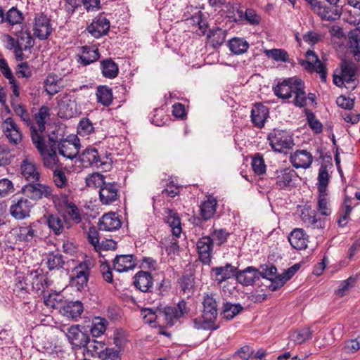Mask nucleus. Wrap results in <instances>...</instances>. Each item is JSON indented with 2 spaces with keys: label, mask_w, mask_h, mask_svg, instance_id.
Here are the masks:
<instances>
[{
  "label": "nucleus",
  "mask_w": 360,
  "mask_h": 360,
  "mask_svg": "<svg viewBox=\"0 0 360 360\" xmlns=\"http://www.w3.org/2000/svg\"><path fill=\"white\" fill-rule=\"evenodd\" d=\"M219 296L215 293H205L202 300V314L200 319H193L194 328L197 330H216L219 325L216 323L217 318V301Z\"/></svg>",
  "instance_id": "1"
},
{
  "label": "nucleus",
  "mask_w": 360,
  "mask_h": 360,
  "mask_svg": "<svg viewBox=\"0 0 360 360\" xmlns=\"http://www.w3.org/2000/svg\"><path fill=\"white\" fill-rule=\"evenodd\" d=\"M274 92L276 96L283 99L289 98L294 95L293 103L296 106L304 107L307 104L304 84L301 79H285L274 87Z\"/></svg>",
  "instance_id": "2"
},
{
  "label": "nucleus",
  "mask_w": 360,
  "mask_h": 360,
  "mask_svg": "<svg viewBox=\"0 0 360 360\" xmlns=\"http://www.w3.org/2000/svg\"><path fill=\"white\" fill-rule=\"evenodd\" d=\"M49 143L46 144L45 139L37 134L32 135V143L37 149L45 167L54 169L58 167V158L56 153L57 139L49 136Z\"/></svg>",
  "instance_id": "3"
},
{
  "label": "nucleus",
  "mask_w": 360,
  "mask_h": 360,
  "mask_svg": "<svg viewBox=\"0 0 360 360\" xmlns=\"http://www.w3.org/2000/svg\"><path fill=\"white\" fill-rule=\"evenodd\" d=\"M268 140L272 149L278 153H286L295 145L292 137L288 131L283 130L274 129L269 134Z\"/></svg>",
  "instance_id": "4"
},
{
  "label": "nucleus",
  "mask_w": 360,
  "mask_h": 360,
  "mask_svg": "<svg viewBox=\"0 0 360 360\" xmlns=\"http://www.w3.org/2000/svg\"><path fill=\"white\" fill-rule=\"evenodd\" d=\"M92 264L90 261L80 262L72 271L71 285L82 291L87 287Z\"/></svg>",
  "instance_id": "5"
},
{
  "label": "nucleus",
  "mask_w": 360,
  "mask_h": 360,
  "mask_svg": "<svg viewBox=\"0 0 360 360\" xmlns=\"http://www.w3.org/2000/svg\"><path fill=\"white\" fill-rule=\"evenodd\" d=\"M297 177L294 169L286 167L276 169L271 179L274 180L277 188L290 190L295 186Z\"/></svg>",
  "instance_id": "6"
},
{
  "label": "nucleus",
  "mask_w": 360,
  "mask_h": 360,
  "mask_svg": "<svg viewBox=\"0 0 360 360\" xmlns=\"http://www.w3.org/2000/svg\"><path fill=\"white\" fill-rule=\"evenodd\" d=\"M22 193L26 198L37 201L43 198H50L53 195V189L46 184L30 182L22 186Z\"/></svg>",
  "instance_id": "7"
},
{
  "label": "nucleus",
  "mask_w": 360,
  "mask_h": 360,
  "mask_svg": "<svg viewBox=\"0 0 360 360\" xmlns=\"http://www.w3.org/2000/svg\"><path fill=\"white\" fill-rule=\"evenodd\" d=\"M63 157L73 160L79 154L80 149L79 140L76 136H69L67 139L56 143V150Z\"/></svg>",
  "instance_id": "8"
},
{
  "label": "nucleus",
  "mask_w": 360,
  "mask_h": 360,
  "mask_svg": "<svg viewBox=\"0 0 360 360\" xmlns=\"http://www.w3.org/2000/svg\"><path fill=\"white\" fill-rule=\"evenodd\" d=\"M307 60H300V65L310 72H316L320 75L322 82L326 81L327 74L324 65L320 61L316 53L308 50L305 54Z\"/></svg>",
  "instance_id": "9"
},
{
  "label": "nucleus",
  "mask_w": 360,
  "mask_h": 360,
  "mask_svg": "<svg viewBox=\"0 0 360 360\" xmlns=\"http://www.w3.org/2000/svg\"><path fill=\"white\" fill-rule=\"evenodd\" d=\"M65 336L73 350L83 349L90 338L89 335L82 331L78 325L68 328Z\"/></svg>",
  "instance_id": "10"
},
{
  "label": "nucleus",
  "mask_w": 360,
  "mask_h": 360,
  "mask_svg": "<svg viewBox=\"0 0 360 360\" xmlns=\"http://www.w3.org/2000/svg\"><path fill=\"white\" fill-rule=\"evenodd\" d=\"M32 202L26 198L14 197L9 208L11 215L15 219L22 220L30 216Z\"/></svg>",
  "instance_id": "11"
},
{
  "label": "nucleus",
  "mask_w": 360,
  "mask_h": 360,
  "mask_svg": "<svg viewBox=\"0 0 360 360\" xmlns=\"http://www.w3.org/2000/svg\"><path fill=\"white\" fill-rule=\"evenodd\" d=\"M311 6V9L316 12L322 20L333 21L338 19L340 16V10L338 7L327 6L322 5L319 0H304Z\"/></svg>",
  "instance_id": "12"
},
{
  "label": "nucleus",
  "mask_w": 360,
  "mask_h": 360,
  "mask_svg": "<svg viewBox=\"0 0 360 360\" xmlns=\"http://www.w3.org/2000/svg\"><path fill=\"white\" fill-rule=\"evenodd\" d=\"M22 176L30 182H37L40 179L39 166L32 157L26 155L20 165Z\"/></svg>",
  "instance_id": "13"
},
{
  "label": "nucleus",
  "mask_w": 360,
  "mask_h": 360,
  "mask_svg": "<svg viewBox=\"0 0 360 360\" xmlns=\"http://www.w3.org/2000/svg\"><path fill=\"white\" fill-rule=\"evenodd\" d=\"M190 311L185 300H182L177 304L176 307H166L160 312V315H163L164 319L167 321V324L174 325V321L177 320Z\"/></svg>",
  "instance_id": "14"
},
{
  "label": "nucleus",
  "mask_w": 360,
  "mask_h": 360,
  "mask_svg": "<svg viewBox=\"0 0 360 360\" xmlns=\"http://www.w3.org/2000/svg\"><path fill=\"white\" fill-rule=\"evenodd\" d=\"M50 117V110L46 106H42L39 109L37 113L34 115L36 125L32 122L30 125L31 129V139L32 140V135L37 134L39 136L45 139L44 131L46 129L45 124Z\"/></svg>",
  "instance_id": "15"
},
{
  "label": "nucleus",
  "mask_w": 360,
  "mask_h": 360,
  "mask_svg": "<svg viewBox=\"0 0 360 360\" xmlns=\"http://www.w3.org/2000/svg\"><path fill=\"white\" fill-rule=\"evenodd\" d=\"M213 241L211 236H202L196 243L200 260L205 264H209L213 254Z\"/></svg>",
  "instance_id": "16"
},
{
  "label": "nucleus",
  "mask_w": 360,
  "mask_h": 360,
  "mask_svg": "<svg viewBox=\"0 0 360 360\" xmlns=\"http://www.w3.org/2000/svg\"><path fill=\"white\" fill-rule=\"evenodd\" d=\"M1 128L9 142L17 145L22 141V131L12 117H7L2 123Z\"/></svg>",
  "instance_id": "17"
},
{
  "label": "nucleus",
  "mask_w": 360,
  "mask_h": 360,
  "mask_svg": "<svg viewBox=\"0 0 360 360\" xmlns=\"http://www.w3.org/2000/svg\"><path fill=\"white\" fill-rule=\"evenodd\" d=\"M99 198L103 205H110L119 198L118 186L115 182H105L99 190Z\"/></svg>",
  "instance_id": "18"
},
{
  "label": "nucleus",
  "mask_w": 360,
  "mask_h": 360,
  "mask_svg": "<svg viewBox=\"0 0 360 360\" xmlns=\"http://www.w3.org/2000/svg\"><path fill=\"white\" fill-rule=\"evenodd\" d=\"M33 32L38 39L41 40L47 39L52 32L49 18L43 14L37 15L34 18Z\"/></svg>",
  "instance_id": "19"
},
{
  "label": "nucleus",
  "mask_w": 360,
  "mask_h": 360,
  "mask_svg": "<svg viewBox=\"0 0 360 360\" xmlns=\"http://www.w3.org/2000/svg\"><path fill=\"white\" fill-rule=\"evenodd\" d=\"M136 265V257L134 255H117L112 261L113 269L119 273L134 270Z\"/></svg>",
  "instance_id": "20"
},
{
  "label": "nucleus",
  "mask_w": 360,
  "mask_h": 360,
  "mask_svg": "<svg viewBox=\"0 0 360 360\" xmlns=\"http://www.w3.org/2000/svg\"><path fill=\"white\" fill-rule=\"evenodd\" d=\"M109 349L103 342L89 338L88 343L83 349V354L86 358L101 359L108 352Z\"/></svg>",
  "instance_id": "21"
},
{
  "label": "nucleus",
  "mask_w": 360,
  "mask_h": 360,
  "mask_svg": "<svg viewBox=\"0 0 360 360\" xmlns=\"http://www.w3.org/2000/svg\"><path fill=\"white\" fill-rule=\"evenodd\" d=\"M109 29L110 21L103 15H100L95 18L92 22L87 27L88 32L96 39L105 35Z\"/></svg>",
  "instance_id": "22"
},
{
  "label": "nucleus",
  "mask_w": 360,
  "mask_h": 360,
  "mask_svg": "<svg viewBox=\"0 0 360 360\" xmlns=\"http://www.w3.org/2000/svg\"><path fill=\"white\" fill-rule=\"evenodd\" d=\"M259 270L253 266H248L243 270H236V281L244 286L252 285L259 278Z\"/></svg>",
  "instance_id": "23"
},
{
  "label": "nucleus",
  "mask_w": 360,
  "mask_h": 360,
  "mask_svg": "<svg viewBox=\"0 0 360 360\" xmlns=\"http://www.w3.org/2000/svg\"><path fill=\"white\" fill-rule=\"evenodd\" d=\"M134 285L143 292H151L153 286V277L148 271H139L134 277Z\"/></svg>",
  "instance_id": "24"
},
{
  "label": "nucleus",
  "mask_w": 360,
  "mask_h": 360,
  "mask_svg": "<svg viewBox=\"0 0 360 360\" xmlns=\"http://www.w3.org/2000/svg\"><path fill=\"white\" fill-rule=\"evenodd\" d=\"M290 161L295 168L307 169L311 166L313 156L306 150H297L290 155Z\"/></svg>",
  "instance_id": "25"
},
{
  "label": "nucleus",
  "mask_w": 360,
  "mask_h": 360,
  "mask_svg": "<svg viewBox=\"0 0 360 360\" xmlns=\"http://www.w3.org/2000/svg\"><path fill=\"white\" fill-rule=\"evenodd\" d=\"M269 108L261 104L255 103L251 110V121L257 128L264 127L266 120L269 117Z\"/></svg>",
  "instance_id": "26"
},
{
  "label": "nucleus",
  "mask_w": 360,
  "mask_h": 360,
  "mask_svg": "<svg viewBox=\"0 0 360 360\" xmlns=\"http://www.w3.org/2000/svg\"><path fill=\"white\" fill-rule=\"evenodd\" d=\"M79 160L84 167L95 166L100 167L104 165L98 150L95 148H86L79 155Z\"/></svg>",
  "instance_id": "27"
},
{
  "label": "nucleus",
  "mask_w": 360,
  "mask_h": 360,
  "mask_svg": "<svg viewBox=\"0 0 360 360\" xmlns=\"http://www.w3.org/2000/svg\"><path fill=\"white\" fill-rule=\"evenodd\" d=\"M78 113L77 103L70 98H63L58 102V115L60 118L70 119Z\"/></svg>",
  "instance_id": "28"
},
{
  "label": "nucleus",
  "mask_w": 360,
  "mask_h": 360,
  "mask_svg": "<svg viewBox=\"0 0 360 360\" xmlns=\"http://www.w3.org/2000/svg\"><path fill=\"white\" fill-rule=\"evenodd\" d=\"M77 62L83 65H88L97 61L100 58L98 48L94 46H84L81 47Z\"/></svg>",
  "instance_id": "29"
},
{
  "label": "nucleus",
  "mask_w": 360,
  "mask_h": 360,
  "mask_svg": "<svg viewBox=\"0 0 360 360\" xmlns=\"http://www.w3.org/2000/svg\"><path fill=\"white\" fill-rule=\"evenodd\" d=\"M121 224L118 215L110 212L103 215L99 220L98 226L101 231H112L120 228Z\"/></svg>",
  "instance_id": "30"
},
{
  "label": "nucleus",
  "mask_w": 360,
  "mask_h": 360,
  "mask_svg": "<svg viewBox=\"0 0 360 360\" xmlns=\"http://www.w3.org/2000/svg\"><path fill=\"white\" fill-rule=\"evenodd\" d=\"M237 268L231 264H226L225 266L213 267L211 272L214 274V280L221 284L224 281L236 276Z\"/></svg>",
  "instance_id": "31"
},
{
  "label": "nucleus",
  "mask_w": 360,
  "mask_h": 360,
  "mask_svg": "<svg viewBox=\"0 0 360 360\" xmlns=\"http://www.w3.org/2000/svg\"><path fill=\"white\" fill-rule=\"evenodd\" d=\"M288 240L296 250H304L307 247L308 236L302 229H295L290 234Z\"/></svg>",
  "instance_id": "32"
},
{
  "label": "nucleus",
  "mask_w": 360,
  "mask_h": 360,
  "mask_svg": "<svg viewBox=\"0 0 360 360\" xmlns=\"http://www.w3.org/2000/svg\"><path fill=\"white\" fill-rule=\"evenodd\" d=\"M37 225L31 224L28 226H20L15 230L18 239L21 242H32L37 236Z\"/></svg>",
  "instance_id": "33"
},
{
  "label": "nucleus",
  "mask_w": 360,
  "mask_h": 360,
  "mask_svg": "<svg viewBox=\"0 0 360 360\" xmlns=\"http://www.w3.org/2000/svg\"><path fill=\"white\" fill-rule=\"evenodd\" d=\"M30 278L32 280V289L37 292H43L44 286L48 287L50 285L49 279L44 275L41 269L32 271Z\"/></svg>",
  "instance_id": "34"
},
{
  "label": "nucleus",
  "mask_w": 360,
  "mask_h": 360,
  "mask_svg": "<svg viewBox=\"0 0 360 360\" xmlns=\"http://www.w3.org/2000/svg\"><path fill=\"white\" fill-rule=\"evenodd\" d=\"M100 68L102 75L108 79L115 78L119 72L118 65L112 58L101 60Z\"/></svg>",
  "instance_id": "35"
},
{
  "label": "nucleus",
  "mask_w": 360,
  "mask_h": 360,
  "mask_svg": "<svg viewBox=\"0 0 360 360\" xmlns=\"http://www.w3.org/2000/svg\"><path fill=\"white\" fill-rule=\"evenodd\" d=\"M217 207V200L212 196H208L207 199L200 205V215L204 220H209L214 217Z\"/></svg>",
  "instance_id": "36"
},
{
  "label": "nucleus",
  "mask_w": 360,
  "mask_h": 360,
  "mask_svg": "<svg viewBox=\"0 0 360 360\" xmlns=\"http://www.w3.org/2000/svg\"><path fill=\"white\" fill-rule=\"evenodd\" d=\"M44 88L48 94L55 95L63 89V80L56 75H49L44 81Z\"/></svg>",
  "instance_id": "37"
},
{
  "label": "nucleus",
  "mask_w": 360,
  "mask_h": 360,
  "mask_svg": "<svg viewBox=\"0 0 360 360\" xmlns=\"http://www.w3.org/2000/svg\"><path fill=\"white\" fill-rule=\"evenodd\" d=\"M97 102L103 106H110L113 101L112 90L106 85H100L96 91Z\"/></svg>",
  "instance_id": "38"
},
{
  "label": "nucleus",
  "mask_w": 360,
  "mask_h": 360,
  "mask_svg": "<svg viewBox=\"0 0 360 360\" xmlns=\"http://www.w3.org/2000/svg\"><path fill=\"white\" fill-rule=\"evenodd\" d=\"M17 39L19 42L20 49L16 51L18 56L23 54V51H27L34 46V41L29 30L21 31L17 35Z\"/></svg>",
  "instance_id": "39"
},
{
  "label": "nucleus",
  "mask_w": 360,
  "mask_h": 360,
  "mask_svg": "<svg viewBox=\"0 0 360 360\" xmlns=\"http://www.w3.org/2000/svg\"><path fill=\"white\" fill-rule=\"evenodd\" d=\"M341 74L343 75L345 82L350 83L355 80L356 66L353 62L342 60L340 63Z\"/></svg>",
  "instance_id": "40"
},
{
  "label": "nucleus",
  "mask_w": 360,
  "mask_h": 360,
  "mask_svg": "<svg viewBox=\"0 0 360 360\" xmlns=\"http://www.w3.org/2000/svg\"><path fill=\"white\" fill-rule=\"evenodd\" d=\"M302 219L304 224L313 229H322L324 227V221L316 217L314 211H304L302 213Z\"/></svg>",
  "instance_id": "41"
},
{
  "label": "nucleus",
  "mask_w": 360,
  "mask_h": 360,
  "mask_svg": "<svg viewBox=\"0 0 360 360\" xmlns=\"http://www.w3.org/2000/svg\"><path fill=\"white\" fill-rule=\"evenodd\" d=\"M167 223L171 228L173 236L179 237L181 233V219L176 212L169 210L167 216Z\"/></svg>",
  "instance_id": "42"
},
{
  "label": "nucleus",
  "mask_w": 360,
  "mask_h": 360,
  "mask_svg": "<svg viewBox=\"0 0 360 360\" xmlns=\"http://www.w3.org/2000/svg\"><path fill=\"white\" fill-rule=\"evenodd\" d=\"M229 47L233 53L236 55H240L245 53L248 51L249 48V44L243 38L235 37L229 40Z\"/></svg>",
  "instance_id": "43"
},
{
  "label": "nucleus",
  "mask_w": 360,
  "mask_h": 360,
  "mask_svg": "<svg viewBox=\"0 0 360 360\" xmlns=\"http://www.w3.org/2000/svg\"><path fill=\"white\" fill-rule=\"evenodd\" d=\"M312 331L309 328H302L292 331L290 334V340L300 345L311 338Z\"/></svg>",
  "instance_id": "44"
},
{
  "label": "nucleus",
  "mask_w": 360,
  "mask_h": 360,
  "mask_svg": "<svg viewBox=\"0 0 360 360\" xmlns=\"http://www.w3.org/2000/svg\"><path fill=\"white\" fill-rule=\"evenodd\" d=\"M11 105L15 115L20 117L26 125L30 126L31 124V119L25 107L13 98L11 100Z\"/></svg>",
  "instance_id": "45"
},
{
  "label": "nucleus",
  "mask_w": 360,
  "mask_h": 360,
  "mask_svg": "<svg viewBox=\"0 0 360 360\" xmlns=\"http://www.w3.org/2000/svg\"><path fill=\"white\" fill-rule=\"evenodd\" d=\"M223 308L224 309L221 315L223 319L227 321L233 319L243 309V307L240 304H232L229 302L224 304Z\"/></svg>",
  "instance_id": "46"
},
{
  "label": "nucleus",
  "mask_w": 360,
  "mask_h": 360,
  "mask_svg": "<svg viewBox=\"0 0 360 360\" xmlns=\"http://www.w3.org/2000/svg\"><path fill=\"white\" fill-rule=\"evenodd\" d=\"M329 174L327 170V166L321 165L318 174L317 188L319 193L327 192V188L329 183Z\"/></svg>",
  "instance_id": "47"
},
{
  "label": "nucleus",
  "mask_w": 360,
  "mask_h": 360,
  "mask_svg": "<svg viewBox=\"0 0 360 360\" xmlns=\"http://www.w3.org/2000/svg\"><path fill=\"white\" fill-rule=\"evenodd\" d=\"M108 325V321L105 319L97 316L95 317L91 323L90 331L94 337H99L103 335Z\"/></svg>",
  "instance_id": "48"
},
{
  "label": "nucleus",
  "mask_w": 360,
  "mask_h": 360,
  "mask_svg": "<svg viewBox=\"0 0 360 360\" xmlns=\"http://www.w3.org/2000/svg\"><path fill=\"white\" fill-rule=\"evenodd\" d=\"M66 221L62 220L58 216L51 214L47 219L49 228L53 231L55 235H60L64 229V224Z\"/></svg>",
  "instance_id": "49"
},
{
  "label": "nucleus",
  "mask_w": 360,
  "mask_h": 360,
  "mask_svg": "<svg viewBox=\"0 0 360 360\" xmlns=\"http://www.w3.org/2000/svg\"><path fill=\"white\" fill-rule=\"evenodd\" d=\"M24 20L23 15L17 8L12 7L6 13L5 22L10 25L21 24Z\"/></svg>",
  "instance_id": "50"
},
{
  "label": "nucleus",
  "mask_w": 360,
  "mask_h": 360,
  "mask_svg": "<svg viewBox=\"0 0 360 360\" xmlns=\"http://www.w3.org/2000/svg\"><path fill=\"white\" fill-rule=\"evenodd\" d=\"M181 291L189 297L194 292V278L191 275L182 276L179 281Z\"/></svg>",
  "instance_id": "51"
},
{
  "label": "nucleus",
  "mask_w": 360,
  "mask_h": 360,
  "mask_svg": "<svg viewBox=\"0 0 360 360\" xmlns=\"http://www.w3.org/2000/svg\"><path fill=\"white\" fill-rule=\"evenodd\" d=\"M65 261L60 253L49 254L46 258V265L50 270L59 269L63 266Z\"/></svg>",
  "instance_id": "52"
},
{
  "label": "nucleus",
  "mask_w": 360,
  "mask_h": 360,
  "mask_svg": "<svg viewBox=\"0 0 360 360\" xmlns=\"http://www.w3.org/2000/svg\"><path fill=\"white\" fill-rule=\"evenodd\" d=\"M238 13L240 14V18L243 17L248 23L252 26L259 25L262 20L261 16L252 8H247L244 16L243 11H238Z\"/></svg>",
  "instance_id": "53"
},
{
  "label": "nucleus",
  "mask_w": 360,
  "mask_h": 360,
  "mask_svg": "<svg viewBox=\"0 0 360 360\" xmlns=\"http://www.w3.org/2000/svg\"><path fill=\"white\" fill-rule=\"evenodd\" d=\"M265 55L277 62H287L289 59L288 52L282 49H273L264 51Z\"/></svg>",
  "instance_id": "54"
},
{
  "label": "nucleus",
  "mask_w": 360,
  "mask_h": 360,
  "mask_svg": "<svg viewBox=\"0 0 360 360\" xmlns=\"http://www.w3.org/2000/svg\"><path fill=\"white\" fill-rule=\"evenodd\" d=\"M94 126L87 117L82 118L77 126V133L82 136H86L94 132Z\"/></svg>",
  "instance_id": "55"
},
{
  "label": "nucleus",
  "mask_w": 360,
  "mask_h": 360,
  "mask_svg": "<svg viewBox=\"0 0 360 360\" xmlns=\"http://www.w3.org/2000/svg\"><path fill=\"white\" fill-rule=\"evenodd\" d=\"M207 37L211 40L213 46H219L225 40V33L222 29L215 27L209 31Z\"/></svg>",
  "instance_id": "56"
},
{
  "label": "nucleus",
  "mask_w": 360,
  "mask_h": 360,
  "mask_svg": "<svg viewBox=\"0 0 360 360\" xmlns=\"http://www.w3.org/2000/svg\"><path fill=\"white\" fill-rule=\"evenodd\" d=\"M251 165L252 169L257 175L264 174L266 172V165L263 156L260 153H256L252 158Z\"/></svg>",
  "instance_id": "57"
},
{
  "label": "nucleus",
  "mask_w": 360,
  "mask_h": 360,
  "mask_svg": "<svg viewBox=\"0 0 360 360\" xmlns=\"http://www.w3.org/2000/svg\"><path fill=\"white\" fill-rule=\"evenodd\" d=\"M65 310L68 316L77 318L83 312V304L79 301L70 302L66 305Z\"/></svg>",
  "instance_id": "58"
},
{
  "label": "nucleus",
  "mask_w": 360,
  "mask_h": 360,
  "mask_svg": "<svg viewBox=\"0 0 360 360\" xmlns=\"http://www.w3.org/2000/svg\"><path fill=\"white\" fill-rule=\"evenodd\" d=\"M209 236H211V240L213 241V244L221 246L227 240L229 233L223 229H214Z\"/></svg>",
  "instance_id": "59"
},
{
  "label": "nucleus",
  "mask_w": 360,
  "mask_h": 360,
  "mask_svg": "<svg viewBox=\"0 0 360 360\" xmlns=\"http://www.w3.org/2000/svg\"><path fill=\"white\" fill-rule=\"evenodd\" d=\"M85 181L86 186L89 187L96 188L100 187L101 188L102 185H103L105 181H104V176L99 173H93L89 174L85 178Z\"/></svg>",
  "instance_id": "60"
},
{
  "label": "nucleus",
  "mask_w": 360,
  "mask_h": 360,
  "mask_svg": "<svg viewBox=\"0 0 360 360\" xmlns=\"http://www.w3.org/2000/svg\"><path fill=\"white\" fill-rule=\"evenodd\" d=\"M53 180L55 185L58 188H64L68 185V179L65 172L58 167L53 169Z\"/></svg>",
  "instance_id": "61"
},
{
  "label": "nucleus",
  "mask_w": 360,
  "mask_h": 360,
  "mask_svg": "<svg viewBox=\"0 0 360 360\" xmlns=\"http://www.w3.org/2000/svg\"><path fill=\"white\" fill-rule=\"evenodd\" d=\"M318 210L319 212L324 216H328L330 214L331 211L328 207V202L327 199V193H319L318 198Z\"/></svg>",
  "instance_id": "62"
},
{
  "label": "nucleus",
  "mask_w": 360,
  "mask_h": 360,
  "mask_svg": "<svg viewBox=\"0 0 360 360\" xmlns=\"http://www.w3.org/2000/svg\"><path fill=\"white\" fill-rule=\"evenodd\" d=\"M54 203L59 212H64L69 208V207H71L75 204L67 195H61L60 197L54 200Z\"/></svg>",
  "instance_id": "63"
},
{
  "label": "nucleus",
  "mask_w": 360,
  "mask_h": 360,
  "mask_svg": "<svg viewBox=\"0 0 360 360\" xmlns=\"http://www.w3.org/2000/svg\"><path fill=\"white\" fill-rule=\"evenodd\" d=\"M349 46L357 50L360 53V30H352L349 34Z\"/></svg>",
  "instance_id": "64"
}]
</instances>
